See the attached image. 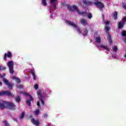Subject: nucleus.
<instances>
[{
    "label": "nucleus",
    "mask_w": 126,
    "mask_h": 126,
    "mask_svg": "<svg viewBox=\"0 0 126 126\" xmlns=\"http://www.w3.org/2000/svg\"><path fill=\"white\" fill-rule=\"evenodd\" d=\"M67 7L69 10H70L71 11H76L80 15H82L83 16H88L89 19H91V18H92V14L91 13L87 14V13L85 12H80L79 10H78V9H77V7L75 5H73L72 6L68 5Z\"/></svg>",
    "instance_id": "nucleus-1"
},
{
    "label": "nucleus",
    "mask_w": 126,
    "mask_h": 126,
    "mask_svg": "<svg viewBox=\"0 0 126 126\" xmlns=\"http://www.w3.org/2000/svg\"><path fill=\"white\" fill-rule=\"evenodd\" d=\"M4 108H9L12 110H15V105L12 102L1 101L0 102V108L2 109Z\"/></svg>",
    "instance_id": "nucleus-2"
},
{
    "label": "nucleus",
    "mask_w": 126,
    "mask_h": 126,
    "mask_svg": "<svg viewBox=\"0 0 126 126\" xmlns=\"http://www.w3.org/2000/svg\"><path fill=\"white\" fill-rule=\"evenodd\" d=\"M37 95L39 99V101L37 102V106L38 108H40L41 106H44V99H45V96L42 94L41 91H38L37 93Z\"/></svg>",
    "instance_id": "nucleus-3"
},
{
    "label": "nucleus",
    "mask_w": 126,
    "mask_h": 126,
    "mask_svg": "<svg viewBox=\"0 0 126 126\" xmlns=\"http://www.w3.org/2000/svg\"><path fill=\"white\" fill-rule=\"evenodd\" d=\"M95 42L96 43L98 44L97 45L98 47H99V48H101V49L105 50L107 52H110V50H111V49H110V47L100 43H101V37L100 36H98L95 37Z\"/></svg>",
    "instance_id": "nucleus-4"
},
{
    "label": "nucleus",
    "mask_w": 126,
    "mask_h": 126,
    "mask_svg": "<svg viewBox=\"0 0 126 126\" xmlns=\"http://www.w3.org/2000/svg\"><path fill=\"white\" fill-rule=\"evenodd\" d=\"M105 25V31L106 32V34L107 35V39L108 40V44L109 45H112V43H113V41H112V37H111V35L109 34L108 33V32L109 30H110V27L108 26L109 24H110V22L106 21L104 22Z\"/></svg>",
    "instance_id": "nucleus-5"
},
{
    "label": "nucleus",
    "mask_w": 126,
    "mask_h": 126,
    "mask_svg": "<svg viewBox=\"0 0 126 126\" xmlns=\"http://www.w3.org/2000/svg\"><path fill=\"white\" fill-rule=\"evenodd\" d=\"M66 23H67V24H68V25L72 26V28H73L74 30H76L77 32V33H78V34H81V32H80V30L79 29V28H78V27H77L76 24H75L70 21H66Z\"/></svg>",
    "instance_id": "nucleus-6"
},
{
    "label": "nucleus",
    "mask_w": 126,
    "mask_h": 126,
    "mask_svg": "<svg viewBox=\"0 0 126 126\" xmlns=\"http://www.w3.org/2000/svg\"><path fill=\"white\" fill-rule=\"evenodd\" d=\"M20 94H22L23 95H24V96H29L30 100L27 99L26 101V103L27 104V105H29V106H30V105H31V101H33V97L30 95L29 94L25 92H21L20 93Z\"/></svg>",
    "instance_id": "nucleus-7"
},
{
    "label": "nucleus",
    "mask_w": 126,
    "mask_h": 126,
    "mask_svg": "<svg viewBox=\"0 0 126 126\" xmlns=\"http://www.w3.org/2000/svg\"><path fill=\"white\" fill-rule=\"evenodd\" d=\"M13 61H9L7 63V65L9 68V70L11 74H13L14 70H13Z\"/></svg>",
    "instance_id": "nucleus-8"
},
{
    "label": "nucleus",
    "mask_w": 126,
    "mask_h": 126,
    "mask_svg": "<svg viewBox=\"0 0 126 126\" xmlns=\"http://www.w3.org/2000/svg\"><path fill=\"white\" fill-rule=\"evenodd\" d=\"M126 17H124L123 19L118 23V27L119 29L121 28H123L124 27V25H125V23H126Z\"/></svg>",
    "instance_id": "nucleus-9"
},
{
    "label": "nucleus",
    "mask_w": 126,
    "mask_h": 126,
    "mask_svg": "<svg viewBox=\"0 0 126 126\" xmlns=\"http://www.w3.org/2000/svg\"><path fill=\"white\" fill-rule=\"evenodd\" d=\"M94 4L97 6L99 9L104 8V4L99 1L94 2Z\"/></svg>",
    "instance_id": "nucleus-10"
},
{
    "label": "nucleus",
    "mask_w": 126,
    "mask_h": 126,
    "mask_svg": "<svg viewBox=\"0 0 126 126\" xmlns=\"http://www.w3.org/2000/svg\"><path fill=\"white\" fill-rule=\"evenodd\" d=\"M3 95H6L7 96H11L12 94L9 91L0 92V96H2Z\"/></svg>",
    "instance_id": "nucleus-11"
},
{
    "label": "nucleus",
    "mask_w": 126,
    "mask_h": 126,
    "mask_svg": "<svg viewBox=\"0 0 126 126\" xmlns=\"http://www.w3.org/2000/svg\"><path fill=\"white\" fill-rule=\"evenodd\" d=\"M2 81L5 83V85L9 88V89H11L12 88V85L8 82V81L5 79H3Z\"/></svg>",
    "instance_id": "nucleus-12"
},
{
    "label": "nucleus",
    "mask_w": 126,
    "mask_h": 126,
    "mask_svg": "<svg viewBox=\"0 0 126 126\" xmlns=\"http://www.w3.org/2000/svg\"><path fill=\"white\" fill-rule=\"evenodd\" d=\"M12 56V54H11V52H8L7 53H5L3 57V60L4 61H6V58H10Z\"/></svg>",
    "instance_id": "nucleus-13"
},
{
    "label": "nucleus",
    "mask_w": 126,
    "mask_h": 126,
    "mask_svg": "<svg viewBox=\"0 0 126 126\" xmlns=\"http://www.w3.org/2000/svg\"><path fill=\"white\" fill-rule=\"evenodd\" d=\"M52 7L53 8H57V0H50Z\"/></svg>",
    "instance_id": "nucleus-14"
},
{
    "label": "nucleus",
    "mask_w": 126,
    "mask_h": 126,
    "mask_svg": "<svg viewBox=\"0 0 126 126\" xmlns=\"http://www.w3.org/2000/svg\"><path fill=\"white\" fill-rule=\"evenodd\" d=\"M121 35L124 37L123 40L124 42L126 43V31H123L121 32Z\"/></svg>",
    "instance_id": "nucleus-15"
},
{
    "label": "nucleus",
    "mask_w": 126,
    "mask_h": 126,
    "mask_svg": "<svg viewBox=\"0 0 126 126\" xmlns=\"http://www.w3.org/2000/svg\"><path fill=\"white\" fill-rule=\"evenodd\" d=\"M31 122L33 125H35V126H39V121L35 120L34 119H32Z\"/></svg>",
    "instance_id": "nucleus-16"
},
{
    "label": "nucleus",
    "mask_w": 126,
    "mask_h": 126,
    "mask_svg": "<svg viewBox=\"0 0 126 126\" xmlns=\"http://www.w3.org/2000/svg\"><path fill=\"white\" fill-rule=\"evenodd\" d=\"M83 2L84 4H87L88 5H90V4H92V3H93L92 2L87 0H83Z\"/></svg>",
    "instance_id": "nucleus-17"
},
{
    "label": "nucleus",
    "mask_w": 126,
    "mask_h": 126,
    "mask_svg": "<svg viewBox=\"0 0 126 126\" xmlns=\"http://www.w3.org/2000/svg\"><path fill=\"white\" fill-rule=\"evenodd\" d=\"M12 78L13 80H15V81L17 82V83H20V79H19V78L15 77V76H13Z\"/></svg>",
    "instance_id": "nucleus-18"
},
{
    "label": "nucleus",
    "mask_w": 126,
    "mask_h": 126,
    "mask_svg": "<svg viewBox=\"0 0 126 126\" xmlns=\"http://www.w3.org/2000/svg\"><path fill=\"white\" fill-rule=\"evenodd\" d=\"M113 18H114V19H117V18H118V12L117 11L114 12Z\"/></svg>",
    "instance_id": "nucleus-19"
},
{
    "label": "nucleus",
    "mask_w": 126,
    "mask_h": 126,
    "mask_svg": "<svg viewBox=\"0 0 126 126\" xmlns=\"http://www.w3.org/2000/svg\"><path fill=\"white\" fill-rule=\"evenodd\" d=\"M31 72L33 77V80H36V76L35 75V72L34 71V70H32L31 71Z\"/></svg>",
    "instance_id": "nucleus-20"
},
{
    "label": "nucleus",
    "mask_w": 126,
    "mask_h": 126,
    "mask_svg": "<svg viewBox=\"0 0 126 126\" xmlns=\"http://www.w3.org/2000/svg\"><path fill=\"white\" fill-rule=\"evenodd\" d=\"M81 23L82 25H86L87 24V22H86V20L84 19H82L81 20Z\"/></svg>",
    "instance_id": "nucleus-21"
},
{
    "label": "nucleus",
    "mask_w": 126,
    "mask_h": 126,
    "mask_svg": "<svg viewBox=\"0 0 126 126\" xmlns=\"http://www.w3.org/2000/svg\"><path fill=\"white\" fill-rule=\"evenodd\" d=\"M42 5L44 6H47V0H41Z\"/></svg>",
    "instance_id": "nucleus-22"
},
{
    "label": "nucleus",
    "mask_w": 126,
    "mask_h": 126,
    "mask_svg": "<svg viewBox=\"0 0 126 126\" xmlns=\"http://www.w3.org/2000/svg\"><path fill=\"white\" fill-rule=\"evenodd\" d=\"M88 33V31L87 30V29H85L83 31V35L84 36H85V35H87Z\"/></svg>",
    "instance_id": "nucleus-23"
},
{
    "label": "nucleus",
    "mask_w": 126,
    "mask_h": 126,
    "mask_svg": "<svg viewBox=\"0 0 126 126\" xmlns=\"http://www.w3.org/2000/svg\"><path fill=\"white\" fill-rule=\"evenodd\" d=\"M113 52H117L118 51V46H114L112 47Z\"/></svg>",
    "instance_id": "nucleus-24"
},
{
    "label": "nucleus",
    "mask_w": 126,
    "mask_h": 126,
    "mask_svg": "<svg viewBox=\"0 0 126 126\" xmlns=\"http://www.w3.org/2000/svg\"><path fill=\"white\" fill-rule=\"evenodd\" d=\"M39 113H40V110L39 109H36L34 111V114H35L36 115H39Z\"/></svg>",
    "instance_id": "nucleus-25"
},
{
    "label": "nucleus",
    "mask_w": 126,
    "mask_h": 126,
    "mask_svg": "<svg viewBox=\"0 0 126 126\" xmlns=\"http://www.w3.org/2000/svg\"><path fill=\"white\" fill-rule=\"evenodd\" d=\"M15 100L16 101V102H18V103H19V102H20V97L17 96L15 98Z\"/></svg>",
    "instance_id": "nucleus-26"
},
{
    "label": "nucleus",
    "mask_w": 126,
    "mask_h": 126,
    "mask_svg": "<svg viewBox=\"0 0 126 126\" xmlns=\"http://www.w3.org/2000/svg\"><path fill=\"white\" fill-rule=\"evenodd\" d=\"M6 69V68L3 66H0V70H4Z\"/></svg>",
    "instance_id": "nucleus-27"
},
{
    "label": "nucleus",
    "mask_w": 126,
    "mask_h": 126,
    "mask_svg": "<svg viewBox=\"0 0 126 126\" xmlns=\"http://www.w3.org/2000/svg\"><path fill=\"white\" fill-rule=\"evenodd\" d=\"M24 116H25V112H23L21 116H20V118L21 119H23V118H24Z\"/></svg>",
    "instance_id": "nucleus-28"
},
{
    "label": "nucleus",
    "mask_w": 126,
    "mask_h": 126,
    "mask_svg": "<svg viewBox=\"0 0 126 126\" xmlns=\"http://www.w3.org/2000/svg\"><path fill=\"white\" fill-rule=\"evenodd\" d=\"M33 87H34V89L37 90V89H38V88L39 87V86H38V85L37 84H35V85H34Z\"/></svg>",
    "instance_id": "nucleus-29"
},
{
    "label": "nucleus",
    "mask_w": 126,
    "mask_h": 126,
    "mask_svg": "<svg viewBox=\"0 0 126 126\" xmlns=\"http://www.w3.org/2000/svg\"><path fill=\"white\" fill-rule=\"evenodd\" d=\"M17 88L21 89V88H23V86H22V85H19L17 86Z\"/></svg>",
    "instance_id": "nucleus-30"
},
{
    "label": "nucleus",
    "mask_w": 126,
    "mask_h": 126,
    "mask_svg": "<svg viewBox=\"0 0 126 126\" xmlns=\"http://www.w3.org/2000/svg\"><path fill=\"white\" fill-rule=\"evenodd\" d=\"M4 126H10L9 124L7 123L6 121H4Z\"/></svg>",
    "instance_id": "nucleus-31"
},
{
    "label": "nucleus",
    "mask_w": 126,
    "mask_h": 126,
    "mask_svg": "<svg viewBox=\"0 0 126 126\" xmlns=\"http://www.w3.org/2000/svg\"><path fill=\"white\" fill-rule=\"evenodd\" d=\"M43 117H44V119H47V118H48V115L47 114H44L43 115Z\"/></svg>",
    "instance_id": "nucleus-32"
},
{
    "label": "nucleus",
    "mask_w": 126,
    "mask_h": 126,
    "mask_svg": "<svg viewBox=\"0 0 126 126\" xmlns=\"http://www.w3.org/2000/svg\"><path fill=\"white\" fill-rule=\"evenodd\" d=\"M0 76L1 78H2V77H4L5 76V74H3L2 75L0 74Z\"/></svg>",
    "instance_id": "nucleus-33"
},
{
    "label": "nucleus",
    "mask_w": 126,
    "mask_h": 126,
    "mask_svg": "<svg viewBox=\"0 0 126 126\" xmlns=\"http://www.w3.org/2000/svg\"><path fill=\"white\" fill-rule=\"evenodd\" d=\"M123 7H124L125 9H126V5H123Z\"/></svg>",
    "instance_id": "nucleus-34"
},
{
    "label": "nucleus",
    "mask_w": 126,
    "mask_h": 126,
    "mask_svg": "<svg viewBox=\"0 0 126 126\" xmlns=\"http://www.w3.org/2000/svg\"><path fill=\"white\" fill-rule=\"evenodd\" d=\"M2 84V83L1 82H0V86Z\"/></svg>",
    "instance_id": "nucleus-35"
}]
</instances>
